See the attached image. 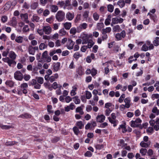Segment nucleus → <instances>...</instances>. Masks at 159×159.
Returning <instances> with one entry per match:
<instances>
[{"mask_svg": "<svg viewBox=\"0 0 159 159\" xmlns=\"http://www.w3.org/2000/svg\"><path fill=\"white\" fill-rule=\"evenodd\" d=\"M82 56V55L80 54L79 52H76L74 54L73 57L77 61L79 59L80 57H81Z\"/></svg>", "mask_w": 159, "mask_h": 159, "instance_id": "nucleus-29", "label": "nucleus"}, {"mask_svg": "<svg viewBox=\"0 0 159 159\" xmlns=\"http://www.w3.org/2000/svg\"><path fill=\"white\" fill-rule=\"evenodd\" d=\"M130 126L132 128H139L141 124H138L141 123L142 122V120L140 118H137L135 120H132L131 121Z\"/></svg>", "mask_w": 159, "mask_h": 159, "instance_id": "nucleus-2", "label": "nucleus"}, {"mask_svg": "<svg viewBox=\"0 0 159 159\" xmlns=\"http://www.w3.org/2000/svg\"><path fill=\"white\" fill-rule=\"evenodd\" d=\"M61 64L60 62L54 63L52 64V66L53 69V72H57L60 69Z\"/></svg>", "mask_w": 159, "mask_h": 159, "instance_id": "nucleus-5", "label": "nucleus"}, {"mask_svg": "<svg viewBox=\"0 0 159 159\" xmlns=\"http://www.w3.org/2000/svg\"><path fill=\"white\" fill-rule=\"evenodd\" d=\"M20 88V89L22 91L23 94H26L28 93L27 89L28 88V84L24 83L21 84L19 87Z\"/></svg>", "mask_w": 159, "mask_h": 159, "instance_id": "nucleus-4", "label": "nucleus"}, {"mask_svg": "<svg viewBox=\"0 0 159 159\" xmlns=\"http://www.w3.org/2000/svg\"><path fill=\"white\" fill-rule=\"evenodd\" d=\"M10 25L13 27H15L17 25V21L16 18L15 17L12 18L11 20L10 21Z\"/></svg>", "mask_w": 159, "mask_h": 159, "instance_id": "nucleus-17", "label": "nucleus"}, {"mask_svg": "<svg viewBox=\"0 0 159 159\" xmlns=\"http://www.w3.org/2000/svg\"><path fill=\"white\" fill-rule=\"evenodd\" d=\"M52 106L51 105H48L47 106V110L49 114H53L54 113V111L52 110Z\"/></svg>", "mask_w": 159, "mask_h": 159, "instance_id": "nucleus-28", "label": "nucleus"}, {"mask_svg": "<svg viewBox=\"0 0 159 159\" xmlns=\"http://www.w3.org/2000/svg\"><path fill=\"white\" fill-rule=\"evenodd\" d=\"M7 20V17L5 16H2L1 18V21L2 22L4 23L6 22Z\"/></svg>", "mask_w": 159, "mask_h": 159, "instance_id": "nucleus-62", "label": "nucleus"}, {"mask_svg": "<svg viewBox=\"0 0 159 159\" xmlns=\"http://www.w3.org/2000/svg\"><path fill=\"white\" fill-rule=\"evenodd\" d=\"M152 98L153 99L154 98L158 99L159 98V94L158 93L153 94L152 95Z\"/></svg>", "mask_w": 159, "mask_h": 159, "instance_id": "nucleus-64", "label": "nucleus"}, {"mask_svg": "<svg viewBox=\"0 0 159 159\" xmlns=\"http://www.w3.org/2000/svg\"><path fill=\"white\" fill-rule=\"evenodd\" d=\"M109 121L112 124H113V126L116 127L117 125V124L118 122V121L116 119H113L110 117H108Z\"/></svg>", "mask_w": 159, "mask_h": 159, "instance_id": "nucleus-10", "label": "nucleus"}, {"mask_svg": "<svg viewBox=\"0 0 159 159\" xmlns=\"http://www.w3.org/2000/svg\"><path fill=\"white\" fill-rule=\"evenodd\" d=\"M37 81L40 84H42L43 82V77H39L37 78Z\"/></svg>", "mask_w": 159, "mask_h": 159, "instance_id": "nucleus-44", "label": "nucleus"}, {"mask_svg": "<svg viewBox=\"0 0 159 159\" xmlns=\"http://www.w3.org/2000/svg\"><path fill=\"white\" fill-rule=\"evenodd\" d=\"M31 116L28 113H25L24 114H22L18 116V118H21L22 119H27L30 118H31Z\"/></svg>", "mask_w": 159, "mask_h": 159, "instance_id": "nucleus-11", "label": "nucleus"}, {"mask_svg": "<svg viewBox=\"0 0 159 159\" xmlns=\"http://www.w3.org/2000/svg\"><path fill=\"white\" fill-rule=\"evenodd\" d=\"M140 145L142 147L147 148L149 146L150 144H148V143H145L143 141H142L140 143Z\"/></svg>", "mask_w": 159, "mask_h": 159, "instance_id": "nucleus-32", "label": "nucleus"}, {"mask_svg": "<svg viewBox=\"0 0 159 159\" xmlns=\"http://www.w3.org/2000/svg\"><path fill=\"white\" fill-rule=\"evenodd\" d=\"M65 18V13L62 11H58L56 15V18L59 22L64 20Z\"/></svg>", "mask_w": 159, "mask_h": 159, "instance_id": "nucleus-1", "label": "nucleus"}, {"mask_svg": "<svg viewBox=\"0 0 159 159\" xmlns=\"http://www.w3.org/2000/svg\"><path fill=\"white\" fill-rule=\"evenodd\" d=\"M148 50V47L146 45V44L143 45L141 48V50L146 51Z\"/></svg>", "mask_w": 159, "mask_h": 159, "instance_id": "nucleus-63", "label": "nucleus"}, {"mask_svg": "<svg viewBox=\"0 0 159 159\" xmlns=\"http://www.w3.org/2000/svg\"><path fill=\"white\" fill-rule=\"evenodd\" d=\"M8 56L11 59L15 60L16 57V55L15 52L13 51H11L9 53Z\"/></svg>", "mask_w": 159, "mask_h": 159, "instance_id": "nucleus-16", "label": "nucleus"}, {"mask_svg": "<svg viewBox=\"0 0 159 159\" xmlns=\"http://www.w3.org/2000/svg\"><path fill=\"white\" fill-rule=\"evenodd\" d=\"M60 139V137L55 136L52 139L51 141L52 143H55L59 141Z\"/></svg>", "mask_w": 159, "mask_h": 159, "instance_id": "nucleus-33", "label": "nucleus"}, {"mask_svg": "<svg viewBox=\"0 0 159 159\" xmlns=\"http://www.w3.org/2000/svg\"><path fill=\"white\" fill-rule=\"evenodd\" d=\"M104 26V25L103 23H98L97 25V28L98 30H100Z\"/></svg>", "mask_w": 159, "mask_h": 159, "instance_id": "nucleus-37", "label": "nucleus"}, {"mask_svg": "<svg viewBox=\"0 0 159 159\" xmlns=\"http://www.w3.org/2000/svg\"><path fill=\"white\" fill-rule=\"evenodd\" d=\"M43 30L45 34H49L51 32V28L49 26H46L43 27Z\"/></svg>", "mask_w": 159, "mask_h": 159, "instance_id": "nucleus-7", "label": "nucleus"}, {"mask_svg": "<svg viewBox=\"0 0 159 159\" xmlns=\"http://www.w3.org/2000/svg\"><path fill=\"white\" fill-rule=\"evenodd\" d=\"M31 76L29 75L25 74L23 76V78L26 81L29 80Z\"/></svg>", "mask_w": 159, "mask_h": 159, "instance_id": "nucleus-54", "label": "nucleus"}, {"mask_svg": "<svg viewBox=\"0 0 159 159\" xmlns=\"http://www.w3.org/2000/svg\"><path fill=\"white\" fill-rule=\"evenodd\" d=\"M75 125L79 129H82L84 128V124L81 121H77L75 124Z\"/></svg>", "mask_w": 159, "mask_h": 159, "instance_id": "nucleus-12", "label": "nucleus"}, {"mask_svg": "<svg viewBox=\"0 0 159 159\" xmlns=\"http://www.w3.org/2000/svg\"><path fill=\"white\" fill-rule=\"evenodd\" d=\"M107 9L108 11L110 12H112L114 9L113 6L111 4L108 5L107 6Z\"/></svg>", "mask_w": 159, "mask_h": 159, "instance_id": "nucleus-42", "label": "nucleus"}, {"mask_svg": "<svg viewBox=\"0 0 159 159\" xmlns=\"http://www.w3.org/2000/svg\"><path fill=\"white\" fill-rule=\"evenodd\" d=\"M120 128L122 129V132L123 133H125L127 131V129H126L125 125L122 124L120 125L118 129H120Z\"/></svg>", "mask_w": 159, "mask_h": 159, "instance_id": "nucleus-26", "label": "nucleus"}, {"mask_svg": "<svg viewBox=\"0 0 159 159\" xmlns=\"http://www.w3.org/2000/svg\"><path fill=\"white\" fill-rule=\"evenodd\" d=\"M91 74L92 76H95L97 73V70L94 68H93L91 70Z\"/></svg>", "mask_w": 159, "mask_h": 159, "instance_id": "nucleus-43", "label": "nucleus"}, {"mask_svg": "<svg viewBox=\"0 0 159 159\" xmlns=\"http://www.w3.org/2000/svg\"><path fill=\"white\" fill-rule=\"evenodd\" d=\"M120 12V11L118 8H116L115 9L114 11L115 15L113 13V15L114 16H116L118 15Z\"/></svg>", "mask_w": 159, "mask_h": 159, "instance_id": "nucleus-60", "label": "nucleus"}, {"mask_svg": "<svg viewBox=\"0 0 159 159\" xmlns=\"http://www.w3.org/2000/svg\"><path fill=\"white\" fill-rule=\"evenodd\" d=\"M73 130L74 134L76 135H78L80 133L79 129L77 126H75L73 127Z\"/></svg>", "mask_w": 159, "mask_h": 159, "instance_id": "nucleus-30", "label": "nucleus"}, {"mask_svg": "<svg viewBox=\"0 0 159 159\" xmlns=\"http://www.w3.org/2000/svg\"><path fill=\"white\" fill-rule=\"evenodd\" d=\"M66 33V31L64 30V28H62L59 31V33L61 34V36H63L65 35Z\"/></svg>", "mask_w": 159, "mask_h": 159, "instance_id": "nucleus-61", "label": "nucleus"}, {"mask_svg": "<svg viewBox=\"0 0 159 159\" xmlns=\"http://www.w3.org/2000/svg\"><path fill=\"white\" fill-rule=\"evenodd\" d=\"M148 125V123L147 122H146L143 124L142 125L140 124V125H139V128L140 129H142L143 128H146V127H147Z\"/></svg>", "mask_w": 159, "mask_h": 159, "instance_id": "nucleus-46", "label": "nucleus"}, {"mask_svg": "<svg viewBox=\"0 0 159 159\" xmlns=\"http://www.w3.org/2000/svg\"><path fill=\"white\" fill-rule=\"evenodd\" d=\"M54 17L53 16H52L49 18L47 19L46 21L47 22L51 23L54 20Z\"/></svg>", "mask_w": 159, "mask_h": 159, "instance_id": "nucleus-52", "label": "nucleus"}, {"mask_svg": "<svg viewBox=\"0 0 159 159\" xmlns=\"http://www.w3.org/2000/svg\"><path fill=\"white\" fill-rule=\"evenodd\" d=\"M71 26V24L70 22H66L64 24V27L66 30H69Z\"/></svg>", "mask_w": 159, "mask_h": 159, "instance_id": "nucleus-25", "label": "nucleus"}, {"mask_svg": "<svg viewBox=\"0 0 159 159\" xmlns=\"http://www.w3.org/2000/svg\"><path fill=\"white\" fill-rule=\"evenodd\" d=\"M14 77L16 80L21 81L23 78V75L20 71H17L14 73Z\"/></svg>", "mask_w": 159, "mask_h": 159, "instance_id": "nucleus-3", "label": "nucleus"}, {"mask_svg": "<svg viewBox=\"0 0 159 159\" xmlns=\"http://www.w3.org/2000/svg\"><path fill=\"white\" fill-rule=\"evenodd\" d=\"M95 148L97 150H101L104 148V145L102 144H97L95 145Z\"/></svg>", "mask_w": 159, "mask_h": 159, "instance_id": "nucleus-41", "label": "nucleus"}, {"mask_svg": "<svg viewBox=\"0 0 159 159\" xmlns=\"http://www.w3.org/2000/svg\"><path fill=\"white\" fill-rule=\"evenodd\" d=\"M7 39V36L4 34H2L0 36V39L4 41H6Z\"/></svg>", "mask_w": 159, "mask_h": 159, "instance_id": "nucleus-53", "label": "nucleus"}, {"mask_svg": "<svg viewBox=\"0 0 159 159\" xmlns=\"http://www.w3.org/2000/svg\"><path fill=\"white\" fill-rule=\"evenodd\" d=\"M111 31V28L110 27L106 28V29H103L102 30V33L106 34L110 33Z\"/></svg>", "mask_w": 159, "mask_h": 159, "instance_id": "nucleus-27", "label": "nucleus"}, {"mask_svg": "<svg viewBox=\"0 0 159 159\" xmlns=\"http://www.w3.org/2000/svg\"><path fill=\"white\" fill-rule=\"evenodd\" d=\"M15 60L9 59L8 62V64L10 66H13L16 64V62L14 61Z\"/></svg>", "mask_w": 159, "mask_h": 159, "instance_id": "nucleus-20", "label": "nucleus"}, {"mask_svg": "<svg viewBox=\"0 0 159 159\" xmlns=\"http://www.w3.org/2000/svg\"><path fill=\"white\" fill-rule=\"evenodd\" d=\"M38 6V4L37 2H34L31 5V8L32 9H35Z\"/></svg>", "mask_w": 159, "mask_h": 159, "instance_id": "nucleus-48", "label": "nucleus"}, {"mask_svg": "<svg viewBox=\"0 0 159 159\" xmlns=\"http://www.w3.org/2000/svg\"><path fill=\"white\" fill-rule=\"evenodd\" d=\"M153 43L155 46L159 45V37H157L155 38V39L153 41Z\"/></svg>", "mask_w": 159, "mask_h": 159, "instance_id": "nucleus-35", "label": "nucleus"}, {"mask_svg": "<svg viewBox=\"0 0 159 159\" xmlns=\"http://www.w3.org/2000/svg\"><path fill=\"white\" fill-rule=\"evenodd\" d=\"M50 9L52 12H55L58 10V8L56 5H52L50 6Z\"/></svg>", "mask_w": 159, "mask_h": 159, "instance_id": "nucleus-22", "label": "nucleus"}, {"mask_svg": "<svg viewBox=\"0 0 159 159\" xmlns=\"http://www.w3.org/2000/svg\"><path fill=\"white\" fill-rule=\"evenodd\" d=\"M68 42L70 43V44L69 45L67 46V48L70 50L73 49L75 43L72 39H68Z\"/></svg>", "mask_w": 159, "mask_h": 159, "instance_id": "nucleus-13", "label": "nucleus"}, {"mask_svg": "<svg viewBox=\"0 0 159 159\" xmlns=\"http://www.w3.org/2000/svg\"><path fill=\"white\" fill-rule=\"evenodd\" d=\"M17 143L15 141H9L6 143V145L7 146H12Z\"/></svg>", "mask_w": 159, "mask_h": 159, "instance_id": "nucleus-50", "label": "nucleus"}, {"mask_svg": "<svg viewBox=\"0 0 159 159\" xmlns=\"http://www.w3.org/2000/svg\"><path fill=\"white\" fill-rule=\"evenodd\" d=\"M14 82L11 80H7L5 82V84L11 88H12L14 86Z\"/></svg>", "mask_w": 159, "mask_h": 159, "instance_id": "nucleus-18", "label": "nucleus"}, {"mask_svg": "<svg viewBox=\"0 0 159 159\" xmlns=\"http://www.w3.org/2000/svg\"><path fill=\"white\" fill-rule=\"evenodd\" d=\"M76 72L80 76H81L84 74V69L81 66H79L76 69Z\"/></svg>", "mask_w": 159, "mask_h": 159, "instance_id": "nucleus-8", "label": "nucleus"}, {"mask_svg": "<svg viewBox=\"0 0 159 159\" xmlns=\"http://www.w3.org/2000/svg\"><path fill=\"white\" fill-rule=\"evenodd\" d=\"M105 119V116L103 115H98L96 117L97 121L98 122H103Z\"/></svg>", "mask_w": 159, "mask_h": 159, "instance_id": "nucleus-6", "label": "nucleus"}, {"mask_svg": "<svg viewBox=\"0 0 159 159\" xmlns=\"http://www.w3.org/2000/svg\"><path fill=\"white\" fill-rule=\"evenodd\" d=\"M94 44V43L92 39H89L88 43V47L89 48H91Z\"/></svg>", "mask_w": 159, "mask_h": 159, "instance_id": "nucleus-34", "label": "nucleus"}, {"mask_svg": "<svg viewBox=\"0 0 159 159\" xmlns=\"http://www.w3.org/2000/svg\"><path fill=\"white\" fill-rule=\"evenodd\" d=\"M70 34L75 35L77 32V30L75 27H72L70 29Z\"/></svg>", "mask_w": 159, "mask_h": 159, "instance_id": "nucleus-47", "label": "nucleus"}, {"mask_svg": "<svg viewBox=\"0 0 159 159\" xmlns=\"http://www.w3.org/2000/svg\"><path fill=\"white\" fill-rule=\"evenodd\" d=\"M76 113H79L80 115H83L84 114V112L83 111V108L81 107H79L76 108L75 110Z\"/></svg>", "mask_w": 159, "mask_h": 159, "instance_id": "nucleus-19", "label": "nucleus"}, {"mask_svg": "<svg viewBox=\"0 0 159 159\" xmlns=\"http://www.w3.org/2000/svg\"><path fill=\"white\" fill-rule=\"evenodd\" d=\"M0 127L2 129H7L11 128V126L10 125H1Z\"/></svg>", "mask_w": 159, "mask_h": 159, "instance_id": "nucleus-49", "label": "nucleus"}, {"mask_svg": "<svg viewBox=\"0 0 159 159\" xmlns=\"http://www.w3.org/2000/svg\"><path fill=\"white\" fill-rule=\"evenodd\" d=\"M73 99V101L76 104H79L80 102V99L79 98V97L77 96H75L72 98Z\"/></svg>", "mask_w": 159, "mask_h": 159, "instance_id": "nucleus-23", "label": "nucleus"}, {"mask_svg": "<svg viewBox=\"0 0 159 159\" xmlns=\"http://www.w3.org/2000/svg\"><path fill=\"white\" fill-rule=\"evenodd\" d=\"M20 17L22 19L25 20L28 19V16L27 13L21 14Z\"/></svg>", "mask_w": 159, "mask_h": 159, "instance_id": "nucleus-40", "label": "nucleus"}, {"mask_svg": "<svg viewBox=\"0 0 159 159\" xmlns=\"http://www.w3.org/2000/svg\"><path fill=\"white\" fill-rule=\"evenodd\" d=\"M93 17L94 20L95 21H97L99 19V15L97 12H95L93 14Z\"/></svg>", "mask_w": 159, "mask_h": 159, "instance_id": "nucleus-36", "label": "nucleus"}, {"mask_svg": "<svg viewBox=\"0 0 159 159\" xmlns=\"http://www.w3.org/2000/svg\"><path fill=\"white\" fill-rule=\"evenodd\" d=\"M58 75L57 73H55L53 75H52L50 77L49 81L51 83H52L55 81L56 79L58 77Z\"/></svg>", "mask_w": 159, "mask_h": 159, "instance_id": "nucleus-14", "label": "nucleus"}, {"mask_svg": "<svg viewBox=\"0 0 159 159\" xmlns=\"http://www.w3.org/2000/svg\"><path fill=\"white\" fill-rule=\"evenodd\" d=\"M115 38L117 41H119L122 39V37L120 33H117L116 34Z\"/></svg>", "mask_w": 159, "mask_h": 159, "instance_id": "nucleus-57", "label": "nucleus"}, {"mask_svg": "<svg viewBox=\"0 0 159 159\" xmlns=\"http://www.w3.org/2000/svg\"><path fill=\"white\" fill-rule=\"evenodd\" d=\"M29 31V28L28 25H25L24 26L23 28V32H27Z\"/></svg>", "mask_w": 159, "mask_h": 159, "instance_id": "nucleus-56", "label": "nucleus"}, {"mask_svg": "<svg viewBox=\"0 0 159 159\" xmlns=\"http://www.w3.org/2000/svg\"><path fill=\"white\" fill-rule=\"evenodd\" d=\"M44 85L46 88H48L51 91L52 90V89H51L49 83H45L44 84Z\"/></svg>", "mask_w": 159, "mask_h": 159, "instance_id": "nucleus-55", "label": "nucleus"}, {"mask_svg": "<svg viewBox=\"0 0 159 159\" xmlns=\"http://www.w3.org/2000/svg\"><path fill=\"white\" fill-rule=\"evenodd\" d=\"M37 84V81L36 80L33 79L30 82L29 84L30 86L34 85Z\"/></svg>", "mask_w": 159, "mask_h": 159, "instance_id": "nucleus-59", "label": "nucleus"}, {"mask_svg": "<svg viewBox=\"0 0 159 159\" xmlns=\"http://www.w3.org/2000/svg\"><path fill=\"white\" fill-rule=\"evenodd\" d=\"M85 95L86 98L87 99H90L92 97V94L91 93L88 91H86Z\"/></svg>", "mask_w": 159, "mask_h": 159, "instance_id": "nucleus-45", "label": "nucleus"}, {"mask_svg": "<svg viewBox=\"0 0 159 159\" xmlns=\"http://www.w3.org/2000/svg\"><path fill=\"white\" fill-rule=\"evenodd\" d=\"M74 13H71L70 12H68L66 14V17L69 20H72L74 18Z\"/></svg>", "mask_w": 159, "mask_h": 159, "instance_id": "nucleus-9", "label": "nucleus"}, {"mask_svg": "<svg viewBox=\"0 0 159 159\" xmlns=\"http://www.w3.org/2000/svg\"><path fill=\"white\" fill-rule=\"evenodd\" d=\"M47 45H46L43 43H41L39 46V48L40 50H42L47 48Z\"/></svg>", "mask_w": 159, "mask_h": 159, "instance_id": "nucleus-38", "label": "nucleus"}, {"mask_svg": "<svg viewBox=\"0 0 159 159\" xmlns=\"http://www.w3.org/2000/svg\"><path fill=\"white\" fill-rule=\"evenodd\" d=\"M140 153L142 156H145L147 153V149L146 148H142L140 150Z\"/></svg>", "mask_w": 159, "mask_h": 159, "instance_id": "nucleus-31", "label": "nucleus"}, {"mask_svg": "<svg viewBox=\"0 0 159 159\" xmlns=\"http://www.w3.org/2000/svg\"><path fill=\"white\" fill-rule=\"evenodd\" d=\"M92 153L89 151H87L84 154L85 157H90L92 155Z\"/></svg>", "mask_w": 159, "mask_h": 159, "instance_id": "nucleus-51", "label": "nucleus"}, {"mask_svg": "<svg viewBox=\"0 0 159 159\" xmlns=\"http://www.w3.org/2000/svg\"><path fill=\"white\" fill-rule=\"evenodd\" d=\"M28 52L29 54L34 55L35 53V51L33 47L30 45L28 48Z\"/></svg>", "mask_w": 159, "mask_h": 159, "instance_id": "nucleus-21", "label": "nucleus"}, {"mask_svg": "<svg viewBox=\"0 0 159 159\" xmlns=\"http://www.w3.org/2000/svg\"><path fill=\"white\" fill-rule=\"evenodd\" d=\"M148 15L150 16V19L152 20L154 22H155L157 21V16L156 15L152 14L149 12L148 14Z\"/></svg>", "mask_w": 159, "mask_h": 159, "instance_id": "nucleus-15", "label": "nucleus"}, {"mask_svg": "<svg viewBox=\"0 0 159 159\" xmlns=\"http://www.w3.org/2000/svg\"><path fill=\"white\" fill-rule=\"evenodd\" d=\"M9 49H7L5 51H4L2 53V55L3 57H6L8 54L9 53Z\"/></svg>", "mask_w": 159, "mask_h": 159, "instance_id": "nucleus-58", "label": "nucleus"}, {"mask_svg": "<svg viewBox=\"0 0 159 159\" xmlns=\"http://www.w3.org/2000/svg\"><path fill=\"white\" fill-rule=\"evenodd\" d=\"M23 40V37L20 36H17L15 39V41L18 43H22Z\"/></svg>", "mask_w": 159, "mask_h": 159, "instance_id": "nucleus-24", "label": "nucleus"}, {"mask_svg": "<svg viewBox=\"0 0 159 159\" xmlns=\"http://www.w3.org/2000/svg\"><path fill=\"white\" fill-rule=\"evenodd\" d=\"M117 4L119 5L120 8L123 7L125 5V2L124 1H119L117 2Z\"/></svg>", "mask_w": 159, "mask_h": 159, "instance_id": "nucleus-39", "label": "nucleus"}]
</instances>
